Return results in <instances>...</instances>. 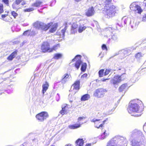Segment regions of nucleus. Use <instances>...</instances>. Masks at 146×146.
<instances>
[{
    "mask_svg": "<svg viewBox=\"0 0 146 146\" xmlns=\"http://www.w3.org/2000/svg\"><path fill=\"white\" fill-rule=\"evenodd\" d=\"M3 79V80L4 81H5L6 80H9V78L7 77V78H2Z\"/></svg>",
    "mask_w": 146,
    "mask_h": 146,
    "instance_id": "13d9d810",
    "label": "nucleus"
},
{
    "mask_svg": "<svg viewBox=\"0 0 146 146\" xmlns=\"http://www.w3.org/2000/svg\"><path fill=\"white\" fill-rule=\"evenodd\" d=\"M84 143L82 139H78L76 142V146H83Z\"/></svg>",
    "mask_w": 146,
    "mask_h": 146,
    "instance_id": "4be33fe9",
    "label": "nucleus"
},
{
    "mask_svg": "<svg viewBox=\"0 0 146 146\" xmlns=\"http://www.w3.org/2000/svg\"><path fill=\"white\" fill-rule=\"evenodd\" d=\"M60 47V45L59 44H58L56 45H54L53 48H52V51L53 50H55L57 49L58 48Z\"/></svg>",
    "mask_w": 146,
    "mask_h": 146,
    "instance_id": "58836bf2",
    "label": "nucleus"
},
{
    "mask_svg": "<svg viewBox=\"0 0 146 146\" xmlns=\"http://www.w3.org/2000/svg\"><path fill=\"white\" fill-rule=\"evenodd\" d=\"M100 121V119H95V118L93 119H92L91 121L93 122H94L95 123V127H96L97 128H99L100 127H102L103 126V123H101L98 126H97V125H96V124H97L98 123H100V122H99V121Z\"/></svg>",
    "mask_w": 146,
    "mask_h": 146,
    "instance_id": "6ab92c4d",
    "label": "nucleus"
},
{
    "mask_svg": "<svg viewBox=\"0 0 146 146\" xmlns=\"http://www.w3.org/2000/svg\"><path fill=\"white\" fill-rule=\"evenodd\" d=\"M127 144L126 138L118 136L109 141L107 146H127Z\"/></svg>",
    "mask_w": 146,
    "mask_h": 146,
    "instance_id": "7ed1b4c3",
    "label": "nucleus"
},
{
    "mask_svg": "<svg viewBox=\"0 0 146 146\" xmlns=\"http://www.w3.org/2000/svg\"><path fill=\"white\" fill-rule=\"evenodd\" d=\"M86 27L84 25H80L79 26L78 29V32L80 33H82L83 31L84 30Z\"/></svg>",
    "mask_w": 146,
    "mask_h": 146,
    "instance_id": "7c9ffc66",
    "label": "nucleus"
},
{
    "mask_svg": "<svg viewBox=\"0 0 146 146\" xmlns=\"http://www.w3.org/2000/svg\"><path fill=\"white\" fill-rule=\"evenodd\" d=\"M62 56V54H54V58L56 59H58L61 58Z\"/></svg>",
    "mask_w": 146,
    "mask_h": 146,
    "instance_id": "c9c22d12",
    "label": "nucleus"
},
{
    "mask_svg": "<svg viewBox=\"0 0 146 146\" xmlns=\"http://www.w3.org/2000/svg\"><path fill=\"white\" fill-rule=\"evenodd\" d=\"M139 23V21L137 19L132 18V20L130 22L129 28L132 30H135L136 29Z\"/></svg>",
    "mask_w": 146,
    "mask_h": 146,
    "instance_id": "9d476101",
    "label": "nucleus"
},
{
    "mask_svg": "<svg viewBox=\"0 0 146 146\" xmlns=\"http://www.w3.org/2000/svg\"><path fill=\"white\" fill-rule=\"evenodd\" d=\"M117 26L115 27H112V28H109V29H115V30H117V29H118V28H117V25H118V26L119 27H120L121 26H120V25H119L118 24H117V25H116Z\"/></svg>",
    "mask_w": 146,
    "mask_h": 146,
    "instance_id": "09e8293b",
    "label": "nucleus"
},
{
    "mask_svg": "<svg viewBox=\"0 0 146 146\" xmlns=\"http://www.w3.org/2000/svg\"><path fill=\"white\" fill-rule=\"evenodd\" d=\"M109 134V133L108 131L105 130L104 132L102 134L100 137V138L101 139H103L106 138Z\"/></svg>",
    "mask_w": 146,
    "mask_h": 146,
    "instance_id": "5701e85b",
    "label": "nucleus"
},
{
    "mask_svg": "<svg viewBox=\"0 0 146 146\" xmlns=\"http://www.w3.org/2000/svg\"><path fill=\"white\" fill-rule=\"evenodd\" d=\"M56 2V1L55 0H53L52 2H51V3L50 4V6H52V4L53 3H54V4H55Z\"/></svg>",
    "mask_w": 146,
    "mask_h": 146,
    "instance_id": "5fc2aeb1",
    "label": "nucleus"
},
{
    "mask_svg": "<svg viewBox=\"0 0 146 146\" xmlns=\"http://www.w3.org/2000/svg\"><path fill=\"white\" fill-rule=\"evenodd\" d=\"M109 79V78H106V79H104V78H103L102 79V81H103V82H105L107 80H108Z\"/></svg>",
    "mask_w": 146,
    "mask_h": 146,
    "instance_id": "4d7b16f0",
    "label": "nucleus"
},
{
    "mask_svg": "<svg viewBox=\"0 0 146 146\" xmlns=\"http://www.w3.org/2000/svg\"><path fill=\"white\" fill-rule=\"evenodd\" d=\"M110 72V69H106L105 72L104 73V76L107 75Z\"/></svg>",
    "mask_w": 146,
    "mask_h": 146,
    "instance_id": "a18cd8bd",
    "label": "nucleus"
},
{
    "mask_svg": "<svg viewBox=\"0 0 146 146\" xmlns=\"http://www.w3.org/2000/svg\"><path fill=\"white\" fill-rule=\"evenodd\" d=\"M11 14L15 18L18 15V14L14 11H12L11 12Z\"/></svg>",
    "mask_w": 146,
    "mask_h": 146,
    "instance_id": "37998d69",
    "label": "nucleus"
},
{
    "mask_svg": "<svg viewBox=\"0 0 146 146\" xmlns=\"http://www.w3.org/2000/svg\"><path fill=\"white\" fill-rule=\"evenodd\" d=\"M109 38L108 40V42L109 43L110 42H114L115 41H116L118 40V37L117 35L116 34H113V33H112L111 36H109Z\"/></svg>",
    "mask_w": 146,
    "mask_h": 146,
    "instance_id": "2eb2a0df",
    "label": "nucleus"
},
{
    "mask_svg": "<svg viewBox=\"0 0 146 146\" xmlns=\"http://www.w3.org/2000/svg\"><path fill=\"white\" fill-rule=\"evenodd\" d=\"M131 138H135L132 141L131 146H145L146 139L142 131L137 129L132 131L130 133Z\"/></svg>",
    "mask_w": 146,
    "mask_h": 146,
    "instance_id": "f257e3e1",
    "label": "nucleus"
},
{
    "mask_svg": "<svg viewBox=\"0 0 146 146\" xmlns=\"http://www.w3.org/2000/svg\"><path fill=\"white\" fill-rule=\"evenodd\" d=\"M86 117L84 116L79 117L78 119V122H80V121H82L84 119H86Z\"/></svg>",
    "mask_w": 146,
    "mask_h": 146,
    "instance_id": "79ce46f5",
    "label": "nucleus"
},
{
    "mask_svg": "<svg viewBox=\"0 0 146 146\" xmlns=\"http://www.w3.org/2000/svg\"><path fill=\"white\" fill-rule=\"evenodd\" d=\"M30 34V32L29 30H27L25 31L23 33V35L25 36H30L29 34Z\"/></svg>",
    "mask_w": 146,
    "mask_h": 146,
    "instance_id": "ea45409f",
    "label": "nucleus"
},
{
    "mask_svg": "<svg viewBox=\"0 0 146 146\" xmlns=\"http://www.w3.org/2000/svg\"><path fill=\"white\" fill-rule=\"evenodd\" d=\"M58 24L57 23H56L54 24L53 26V27L49 30V32L51 33L54 32L56 30Z\"/></svg>",
    "mask_w": 146,
    "mask_h": 146,
    "instance_id": "c85d7f7f",
    "label": "nucleus"
},
{
    "mask_svg": "<svg viewBox=\"0 0 146 146\" xmlns=\"http://www.w3.org/2000/svg\"><path fill=\"white\" fill-rule=\"evenodd\" d=\"M95 13V11L93 7L89 8L86 10L85 14L87 17H90L93 15Z\"/></svg>",
    "mask_w": 146,
    "mask_h": 146,
    "instance_id": "ddd939ff",
    "label": "nucleus"
},
{
    "mask_svg": "<svg viewBox=\"0 0 146 146\" xmlns=\"http://www.w3.org/2000/svg\"><path fill=\"white\" fill-rule=\"evenodd\" d=\"M22 0H16L15 3L18 5L22 2Z\"/></svg>",
    "mask_w": 146,
    "mask_h": 146,
    "instance_id": "49530a36",
    "label": "nucleus"
},
{
    "mask_svg": "<svg viewBox=\"0 0 146 146\" xmlns=\"http://www.w3.org/2000/svg\"><path fill=\"white\" fill-rule=\"evenodd\" d=\"M106 121V120H104L103 121V122L104 123V122Z\"/></svg>",
    "mask_w": 146,
    "mask_h": 146,
    "instance_id": "69168bd1",
    "label": "nucleus"
},
{
    "mask_svg": "<svg viewBox=\"0 0 146 146\" xmlns=\"http://www.w3.org/2000/svg\"><path fill=\"white\" fill-rule=\"evenodd\" d=\"M130 8L131 11H134L135 13L140 14L143 11L141 7L136 2L131 3L130 6Z\"/></svg>",
    "mask_w": 146,
    "mask_h": 146,
    "instance_id": "423d86ee",
    "label": "nucleus"
},
{
    "mask_svg": "<svg viewBox=\"0 0 146 146\" xmlns=\"http://www.w3.org/2000/svg\"><path fill=\"white\" fill-rule=\"evenodd\" d=\"M48 113L46 111H42L36 115V117L40 122H42L48 117Z\"/></svg>",
    "mask_w": 146,
    "mask_h": 146,
    "instance_id": "0eeeda50",
    "label": "nucleus"
},
{
    "mask_svg": "<svg viewBox=\"0 0 146 146\" xmlns=\"http://www.w3.org/2000/svg\"><path fill=\"white\" fill-rule=\"evenodd\" d=\"M65 146H71L70 145V144H68V145H66Z\"/></svg>",
    "mask_w": 146,
    "mask_h": 146,
    "instance_id": "e2e57ef3",
    "label": "nucleus"
},
{
    "mask_svg": "<svg viewBox=\"0 0 146 146\" xmlns=\"http://www.w3.org/2000/svg\"><path fill=\"white\" fill-rule=\"evenodd\" d=\"M98 80H96V82H97L98 81Z\"/></svg>",
    "mask_w": 146,
    "mask_h": 146,
    "instance_id": "338daca9",
    "label": "nucleus"
},
{
    "mask_svg": "<svg viewBox=\"0 0 146 146\" xmlns=\"http://www.w3.org/2000/svg\"><path fill=\"white\" fill-rule=\"evenodd\" d=\"M69 75L68 74H66L62 76V79L61 80V82L62 83L64 84L69 79Z\"/></svg>",
    "mask_w": 146,
    "mask_h": 146,
    "instance_id": "aec40b11",
    "label": "nucleus"
},
{
    "mask_svg": "<svg viewBox=\"0 0 146 146\" xmlns=\"http://www.w3.org/2000/svg\"><path fill=\"white\" fill-rule=\"evenodd\" d=\"M142 21L144 22H146V14L144 15L143 16Z\"/></svg>",
    "mask_w": 146,
    "mask_h": 146,
    "instance_id": "8fccbe9b",
    "label": "nucleus"
},
{
    "mask_svg": "<svg viewBox=\"0 0 146 146\" xmlns=\"http://www.w3.org/2000/svg\"><path fill=\"white\" fill-rule=\"evenodd\" d=\"M3 6L2 4H0V13L3 12Z\"/></svg>",
    "mask_w": 146,
    "mask_h": 146,
    "instance_id": "c03bdc74",
    "label": "nucleus"
},
{
    "mask_svg": "<svg viewBox=\"0 0 146 146\" xmlns=\"http://www.w3.org/2000/svg\"><path fill=\"white\" fill-rule=\"evenodd\" d=\"M132 20V18L127 17H123L122 19V21H123L125 24L128 25V27L129 25L130 22Z\"/></svg>",
    "mask_w": 146,
    "mask_h": 146,
    "instance_id": "f3484780",
    "label": "nucleus"
},
{
    "mask_svg": "<svg viewBox=\"0 0 146 146\" xmlns=\"http://www.w3.org/2000/svg\"><path fill=\"white\" fill-rule=\"evenodd\" d=\"M16 4L15 3H13L12 5L13 8L14 9H15L17 8L16 7Z\"/></svg>",
    "mask_w": 146,
    "mask_h": 146,
    "instance_id": "864d4df0",
    "label": "nucleus"
},
{
    "mask_svg": "<svg viewBox=\"0 0 146 146\" xmlns=\"http://www.w3.org/2000/svg\"><path fill=\"white\" fill-rule=\"evenodd\" d=\"M52 24V23H50L46 25L43 22L37 21L33 23V26L37 29L46 31L49 28Z\"/></svg>",
    "mask_w": 146,
    "mask_h": 146,
    "instance_id": "39448f33",
    "label": "nucleus"
},
{
    "mask_svg": "<svg viewBox=\"0 0 146 146\" xmlns=\"http://www.w3.org/2000/svg\"><path fill=\"white\" fill-rule=\"evenodd\" d=\"M91 143H90V144H87L85 146H91Z\"/></svg>",
    "mask_w": 146,
    "mask_h": 146,
    "instance_id": "052dcab7",
    "label": "nucleus"
},
{
    "mask_svg": "<svg viewBox=\"0 0 146 146\" xmlns=\"http://www.w3.org/2000/svg\"><path fill=\"white\" fill-rule=\"evenodd\" d=\"M117 10V7L113 5H110L109 6L105 7L103 13L106 18L109 19L115 15L116 11Z\"/></svg>",
    "mask_w": 146,
    "mask_h": 146,
    "instance_id": "20e7f679",
    "label": "nucleus"
},
{
    "mask_svg": "<svg viewBox=\"0 0 146 146\" xmlns=\"http://www.w3.org/2000/svg\"><path fill=\"white\" fill-rule=\"evenodd\" d=\"M90 98L89 94H86L82 96L81 98V101H85L88 100Z\"/></svg>",
    "mask_w": 146,
    "mask_h": 146,
    "instance_id": "393cba45",
    "label": "nucleus"
},
{
    "mask_svg": "<svg viewBox=\"0 0 146 146\" xmlns=\"http://www.w3.org/2000/svg\"><path fill=\"white\" fill-rule=\"evenodd\" d=\"M34 10V9L33 8H30L28 9H25L24 10V11L25 12H29L33 11Z\"/></svg>",
    "mask_w": 146,
    "mask_h": 146,
    "instance_id": "a19ab883",
    "label": "nucleus"
},
{
    "mask_svg": "<svg viewBox=\"0 0 146 146\" xmlns=\"http://www.w3.org/2000/svg\"><path fill=\"white\" fill-rule=\"evenodd\" d=\"M67 29V27L66 26L63 29L61 30L60 35V36H61L62 38H64V37L65 36V33Z\"/></svg>",
    "mask_w": 146,
    "mask_h": 146,
    "instance_id": "473e14b6",
    "label": "nucleus"
},
{
    "mask_svg": "<svg viewBox=\"0 0 146 146\" xmlns=\"http://www.w3.org/2000/svg\"><path fill=\"white\" fill-rule=\"evenodd\" d=\"M104 69H101L98 72V74L100 77H103L104 75Z\"/></svg>",
    "mask_w": 146,
    "mask_h": 146,
    "instance_id": "e433bc0d",
    "label": "nucleus"
},
{
    "mask_svg": "<svg viewBox=\"0 0 146 146\" xmlns=\"http://www.w3.org/2000/svg\"><path fill=\"white\" fill-rule=\"evenodd\" d=\"M62 110L60 112V113L62 115L67 112L68 110V106L67 104H64L62 106Z\"/></svg>",
    "mask_w": 146,
    "mask_h": 146,
    "instance_id": "a211bd4d",
    "label": "nucleus"
},
{
    "mask_svg": "<svg viewBox=\"0 0 146 146\" xmlns=\"http://www.w3.org/2000/svg\"><path fill=\"white\" fill-rule=\"evenodd\" d=\"M127 84H122L119 88V90L120 92L125 90H126L127 89Z\"/></svg>",
    "mask_w": 146,
    "mask_h": 146,
    "instance_id": "cd10ccee",
    "label": "nucleus"
},
{
    "mask_svg": "<svg viewBox=\"0 0 146 146\" xmlns=\"http://www.w3.org/2000/svg\"><path fill=\"white\" fill-rule=\"evenodd\" d=\"M81 56L80 55H77L72 60V61L76 60L75 66L77 69H78L81 64L82 62L80 60Z\"/></svg>",
    "mask_w": 146,
    "mask_h": 146,
    "instance_id": "f8f14e48",
    "label": "nucleus"
},
{
    "mask_svg": "<svg viewBox=\"0 0 146 146\" xmlns=\"http://www.w3.org/2000/svg\"><path fill=\"white\" fill-rule=\"evenodd\" d=\"M49 86V84L47 82H46L44 84H43L42 86V91L43 94L46 92L47 90L48 89Z\"/></svg>",
    "mask_w": 146,
    "mask_h": 146,
    "instance_id": "412c9836",
    "label": "nucleus"
},
{
    "mask_svg": "<svg viewBox=\"0 0 146 146\" xmlns=\"http://www.w3.org/2000/svg\"><path fill=\"white\" fill-rule=\"evenodd\" d=\"M143 55V54L140 52H138L135 54V56L136 58L139 59L142 57Z\"/></svg>",
    "mask_w": 146,
    "mask_h": 146,
    "instance_id": "72a5a7b5",
    "label": "nucleus"
},
{
    "mask_svg": "<svg viewBox=\"0 0 146 146\" xmlns=\"http://www.w3.org/2000/svg\"><path fill=\"white\" fill-rule=\"evenodd\" d=\"M83 123H82L81 124L79 123L73 125H70L69 126V128L71 129H74L78 128L80 127V125Z\"/></svg>",
    "mask_w": 146,
    "mask_h": 146,
    "instance_id": "b1692460",
    "label": "nucleus"
},
{
    "mask_svg": "<svg viewBox=\"0 0 146 146\" xmlns=\"http://www.w3.org/2000/svg\"><path fill=\"white\" fill-rule=\"evenodd\" d=\"M70 102L72 103V102H73V100H70Z\"/></svg>",
    "mask_w": 146,
    "mask_h": 146,
    "instance_id": "0e129e2a",
    "label": "nucleus"
},
{
    "mask_svg": "<svg viewBox=\"0 0 146 146\" xmlns=\"http://www.w3.org/2000/svg\"><path fill=\"white\" fill-rule=\"evenodd\" d=\"M136 80V79L135 78V79H134V81H135Z\"/></svg>",
    "mask_w": 146,
    "mask_h": 146,
    "instance_id": "774afa93",
    "label": "nucleus"
},
{
    "mask_svg": "<svg viewBox=\"0 0 146 146\" xmlns=\"http://www.w3.org/2000/svg\"><path fill=\"white\" fill-rule=\"evenodd\" d=\"M3 1L5 4L8 5L9 4L8 0H3Z\"/></svg>",
    "mask_w": 146,
    "mask_h": 146,
    "instance_id": "603ef678",
    "label": "nucleus"
},
{
    "mask_svg": "<svg viewBox=\"0 0 146 146\" xmlns=\"http://www.w3.org/2000/svg\"><path fill=\"white\" fill-rule=\"evenodd\" d=\"M41 50L43 52H50L52 51V48H50L49 43L47 42L43 43L41 46Z\"/></svg>",
    "mask_w": 146,
    "mask_h": 146,
    "instance_id": "1a4fd4ad",
    "label": "nucleus"
},
{
    "mask_svg": "<svg viewBox=\"0 0 146 146\" xmlns=\"http://www.w3.org/2000/svg\"><path fill=\"white\" fill-rule=\"evenodd\" d=\"M17 53L16 51L12 52L7 58V59L9 60H11L15 57Z\"/></svg>",
    "mask_w": 146,
    "mask_h": 146,
    "instance_id": "bb28decb",
    "label": "nucleus"
},
{
    "mask_svg": "<svg viewBox=\"0 0 146 146\" xmlns=\"http://www.w3.org/2000/svg\"><path fill=\"white\" fill-rule=\"evenodd\" d=\"M88 75L87 74L85 73L82 75L81 76V78L84 79Z\"/></svg>",
    "mask_w": 146,
    "mask_h": 146,
    "instance_id": "3c124183",
    "label": "nucleus"
},
{
    "mask_svg": "<svg viewBox=\"0 0 146 146\" xmlns=\"http://www.w3.org/2000/svg\"><path fill=\"white\" fill-rule=\"evenodd\" d=\"M26 4V2L25 1H23L22 2H21V5L23 6L25 5Z\"/></svg>",
    "mask_w": 146,
    "mask_h": 146,
    "instance_id": "6e6d98bb",
    "label": "nucleus"
},
{
    "mask_svg": "<svg viewBox=\"0 0 146 146\" xmlns=\"http://www.w3.org/2000/svg\"><path fill=\"white\" fill-rule=\"evenodd\" d=\"M107 92L106 89L103 88H98L96 90L94 93V96L97 98L103 97L105 93Z\"/></svg>",
    "mask_w": 146,
    "mask_h": 146,
    "instance_id": "6e6552de",
    "label": "nucleus"
},
{
    "mask_svg": "<svg viewBox=\"0 0 146 146\" xmlns=\"http://www.w3.org/2000/svg\"><path fill=\"white\" fill-rule=\"evenodd\" d=\"M76 2H78L80 1L81 0H75Z\"/></svg>",
    "mask_w": 146,
    "mask_h": 146,
    "instance_id": "680f3d73",
    "label": "nucleus"
},
{
    "mask_svg": "<svg viewBox=\"0 0 146 146\" xmlns=\"http://www.w3.org/2000/svg\"><path fill=\"white\" fill-rule=\"evenodd\" d=\"M102 48L103 50H107V48L106 47V46L105 44H103L102 45Z\"/></svg>",
    "mask_w": 146,
    "mask_h": 146,
    "instance_id": "de8ad7c7",
    "label": "nucleus"
},
{
    "mask_svg": "<svg viewBox=\"0 0 146 146\" xmlns=\"http://www.w3.org/2000/svg\"><path fill=\"white\" fill-rule=\"evenodd\" d=\"M123 75V74L121 76L118 75L115 76L112 80V83L114 85L117 84L121 82V77Z\"/></svg>",
    "mask_w": 146,
    "mask_h": 146,
    "instance_id": "4468645a",
    "label": "nucleus"
},
{
    "mask_svg": "<svg viewBox=\"0 0 146 146\" xmlns=\"http://www.w3.org/2000/svg\"><path fill=\"white\" fill-rule=\"evenodd\" d=\"M6 16H7V15H2V17L3 18H5V17H6Z\"/></svg>",
    "mask_w": 146,
    "mask_h": 146,
    "instance_id": "bf43d9fd",
    "label": "nucleus"
},
{
    "mask_svg": "<svg viewBox=\"0 0 146 146\" xmlns=\"http://www.w3.org/2000/svg\"><path fill=\"white\" fill-rule=\"evenodd\" d=\"M86 63L82 64L81 68V70L82 71L84 72L86 70Z\"/></svg>",
    "mask_w": 146,
    "mask_h": 146,
    "instance_id": "f704fd0d",
    "label": "nucleus"
},
{
    "mask_svg": "<svg viewBox=\"0 0 146 146\" xmlns=\"http://www.w3.org/2000/svg\"><path fill=\"white\" fill-rule=\"evenodd\" d=\"M77 27V24L76 23H73L72 26V31L74 30V29H76Z\"/></svg>",
    "mask_w": 146,
    "mask_h": 146,
    "instance_id": "4c0bfd02",
    "label": "nucleus"
},
{
    "mask_svg": "<svg viewBox=\"0 0 146 146\" xmlns=\"http://www.w3.org/2000/svg\"><path fill=\"white\" fill-rule=\"evenodd\" d=\"M80 81L79 80L76 81L72 85L71 89L75 90H78L80 88Z\"/></svg>",
    "mask_w": 146,
    "mask_h": 146,
    "instance_id": "dca6fc26",
    "label": "nucleus"
},
{
    "mask_svg": "<svg viewBox=\"0 0 146 146\" xmlns=\"http://www.w3.org/2000/svg\"><path fill=\"white\" fill-rule=\"evenodd\" d=\"M135 49V48H129L125 50H121L116 53L114 56L117 55L119 54L122 53H123L124 56L130 54L132 51Z\"/></svg>",
    "mask_w": 146,
    "mask_h": 146,
    "instance_id": "9b49d317",
    "label": "nucleus"
},
{
    "mask_svg": "<svg viewBox=\"0 0 146 146\" xmlns=\"http://www.w3.org/2000/svg\"><path fill=\"white\" fill-rule=\"evenodd\" d=\"M37 29H36L34 27L33 29H32L30 31V34H29L30 36H35L36 34L37 33Z\"/></svg>",
    "mask_w": 146,
    "mask_h": 146,
    "instance_id": "a878e982",
    "label": "nucleus"
},
{
    "mask_svg": "<svg viewBox=\"0 0 146 146\" xmlns=\"http://www.w3.org/2000/svg\"><path fill=\"white\" fill-rule=\"evenodd\" d=\"M42 3L41 1L38 0L36 2L32 4V6L36 7H39L41 6Z\"/></svg>",
    "mask_w": 146,
    "mask_h": 146,
    "instance_id": "c756f323",
    "label": "nucleus"
},
{
    "mask_svg": "<svg viewBox=\"0 0 146 146\" xmlns=\"http://www.w3.org/2000/svg\"><path fill=\"white\" fill-rule=\"evenodd\" d=\"M142 102L138 99L131 101L127 107V110L131 115L135 117L140 116L143 111V107L142 106Z\"/></svg>",
    "mask_w": 146,
    "mask_h": 146,
    "instance_id": "f03ea898",
    "label": "nucleus"
},
{
    "mask_svg": "<svg viewBox=\"0 0 146 146\" xmlns=\"http://www.w3.org/2000/svg\"><path fill=\"white\" fill-rule=\"evenodd\" d=\"M112 0H103V5H105L104 7L106 6H109L110 5H109L111 3Z\"/></svg>",
    "mask_w": 146,
    "mask_h": 146,
    "instance_id": "2f4dec72",
    "label": "nucleus"
}]
</instances>
